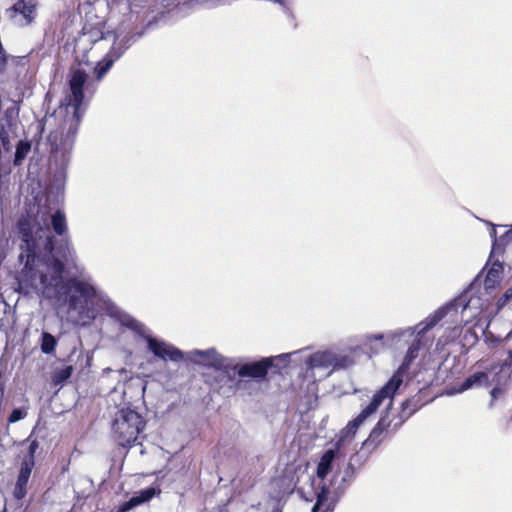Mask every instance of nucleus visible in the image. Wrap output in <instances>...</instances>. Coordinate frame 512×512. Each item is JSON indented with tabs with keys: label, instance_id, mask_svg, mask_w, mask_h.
Returning a JSON list of instances; mask_svg holds the SVG:
<instances>
[{
	"label": "nucleus",
	"instance_id": "1",
	"mask_svg": "<svg viewBox=\"0 0 512 512\" xmlns=\"http://www.w3.org/2000/svg\"><path fill=\"white\" fill-rule=\"evenodd\" d=\"M422 347V337L416 335L409 346L407 353L403 359L402 364L397 371L392 375L389 381L373 395L370 403L362 409V411L352 420H350L345 428L341 431V438L354 437L358 428L363 422L372 414H374L382 402L386 399H392L395 392L401 386L404 375L408 372L410 365L417 358L419 351Z\"/></svg>",
	"mask_w": 512,
	"mask_h": 512
},
{
	"label": "nucleus",
	"instance_id": "2",
	"mask_svg": "<svg viewBox=\"0 0 512 512\" xmlns=\"http://www.w3.org/2000/svg\"><path fill=\"white\" fill-rule=\"evenodd\" d=\"M18 233L21 237L19 255L24 266L20 272V282L26 286L36 287L41 284L47 288V274L37 269L39 256L36 253V241L33 236V225L29 216H22L17 223Z\"/></svg>",
	"mask_w": 512,
	"mask_h": 512
},
{
	"label": "nucleus",
	"instance_id": "3",
	"mask_svg": "<svg viewBox=\"0 0 512 512\" xmlns=\"http://www.w3.org/2000/svg\"><path fill=\"white\" fill-rule=\"evenodd\" d=\"M288 354L280 356L262 357L260 360L255 362H249L244 364H224V359H214L211 364L215 369L222 370L224 373L229 374L230 371H234L240 378H251L256 382L267 380V375L270 369L276 368L279 373V367L276 364L277 360H287Z\"/></svg>",
	"mask_w": 512,
	"mask_h": 512
},
{
	"label": "nucleus",
	"instance_id": "4",
	"mask_svg": "<svg viewBox=\"0 0 512 512\" xmlns=\"http://www.w3.org/2000/svg\"><path fill=\"white\" fill-rule=\"evenodd\" d=\"M145 425L146 422L138 412L131 409H122L113 422V439L119 446L130 448L136 443Z\"/></svg>",
	"mask_w": 512,
	"mask_h": 512
},
{
	"label": "nucleus",
	"instance_id": "5",
	"mask_svg": "<svg viewBox=\"0 0 512 512\" xmlns=\"http://www.w3.org/2000/svg\"><path fill=\"white\" fill-rule=\"evenodd\" d=\"M60 284L58 288L53 290V296L59 299L65 296L69 311L82 313L88 302L96 295V291L91 284L75 277L69 278Z\"/></svg>",
	"mask_w": 512,
	"mask_h": 512
},
{
	"label": "nucleus",
	"instance_id": "6",
	"mask_svg": "<svg viewBox=\"0 0 512 512\" xmlns=\"http://www.w3.org/2000/svg\"><path fill=\"white\" fill-rule=\"evenodd\" d=\"M88 75L82 69H75L71 71L68 79L70 95L67 105L73 107V117L76 118V123H79L82 117L81 106L84 102V87L87 83Z\"/></svg>",
	"mask_w": 512,
	"mask_h": 512
},
{
	"label": "nucleus",
	"instance_id": "7",
	"mask_svg": "<svg viewBox=\"0 0 512 512\" xmlns=\"http://www.w3.org/2000/svg\"><path fill=\"white\" fill-rule=\"evenodd\" d=\"M130 47V38L124 37L122 39L116 38L104 56V58L99 61L95 68L94 72L96 75V79L100 81L104 75L111 69L113 64L125 53V51Z\"/></svg>",
	"mask_w": 512,
	"mask_h": 512
},
{
	"label": "nucleus",
	"instance_id": "8",
	"mask_svg": "<svg viewBox=\"0 0 512 512\" xmlns=\"http://www.w3.org/2000/svg\"><path fill=\"white\" fill-rule=\"evenodd\" d=\"M146 342L149 351L163 361L181 362L184 360V353L174 345L151 336L146 337Z\"/></svg>",
	"mask_w": 512,
	"mask_h": 512
},
{
	"label": "nucleus",
	"instance_id": "9",
	"mask_svg": "<svg viewBox=\"0 0 512 512\" xmlns=\"http://www.w3.org/2000/svg\"><path fill=\"white\" fill-rule=\"evenodd\" d=\"M78 124L75 122L74 127L70 125L67 133H64L62 127L49 133L47 140L52 153L66 152L72 148Z\"/></svg>",
	"mask_w": 512,
	"mask_h": 512
},
{
	"label": "nucleus",
	"instance_id": "10",
	"mask_svg": "<svg viewBox=\"0 0 512 512\" xmlns=\"http://www.w3.org/2000/svg\"><path fill=\"white\" fill-rule=\"evenodd\" d=\"M64 260L59 258V257H56V256H52V258L50 259V266L54 272V275L49 279L47 277V288H44L41 284L37 285L36 287H31V286H26L24 283H21L20 282V276L18 277V282H19V285L21 288H25V289H38L39 287L42 288L43 290V293L46 294L47 296H50V291L51 290H54L55 288H58L61 284V282H64L63 281V273L65 271V264H64Z\"/></svg>",
	"mask_w": 512,
	"mask_h": 512
},
{
	"label": "nucleus",
	"instance_id": "11",
	"mask_svg": "<svg viewBox=\"0 0 512 512\" xmlns=\"http://www.w3.org/2000/svg\"><path fill=\"white\" fill-rule=\"evenodd\" d=\"M38 3L36 0H18L10 9V18L15 20L21 16L22 25H30L37 17Z\"/></svg>",
	"mask_w": 512,
	"mask_h": 512
},
{
	"label": "nucleus",
	"instance_id": "12",
	"mask_svg": "<svg viewBox=\"0 0 512 512\" xmlns=\"http://www.w3.org/2000/svg\"><path fill=\"white\" fill-rule=\"evenodd\" d=\"M390 424L391 421H388L387 416L381 417L371 430L368 438L363 442V446L371 450L377 448V446L384 440V434L389 432Z\"/></svg>",
	"mask_w": 512,
	"mask_h": 512
},
{
	"label": "nucleus",
	"instance_id": "13",
	"mask_svg": "<svg viewBox=\"0 0 512 512\" xmlns=\"http://www.w3.org/2000/svg\"><path fill=\"white\" fill-rule=\"evenodd\" d=\"M310 368H329L333 369L345 368V364L338 362V357L329 351L316 352L312 354L307 361Z\"/></svg>",
	"mask_w": 512,
	"mask_h": 512
},
{
	"label": "nucleus",
	"instance_id": "14",
	"mask_svg": "<svg viewBox=\"0 0 512 512\" xmlns=\"http://www.w3.org/2000/svg\"><path fill=\"white\" fill-rule=\"evenodd\" d=\"M45 249L53 253V256L59 257L66 262L73 261V251L70 246V241L67 237L61 239L56 245L53 236H48L45 242Z\"/></svg>",
	"mask_w": 512,
	"mask_h": 512
},
{
	"label": "nucleus",
	"instance_id": "15",
	"mask_svg": "<svg viewBox=\"0 0 512 512\" xmlns=\"http://www.w3.org/2000/svg\"><path fill=\"white\" fill-rule=\"evenodd\" d=\"M32 471V464L25 459L20 466L15 483L13 495L17 500H22L27 494V484Z\"/></svg>",
	"mask_w": 512,
	"mask_h": 512
},
{
	"label": "nucleus",
	"instance_id": "16",
	"mask_svg": "<svg viewBox=\"0 0 512 512\" xmlns=\"http://www.w3.org/2000/svg\"><path fill=\"white\" fill-rule=\"evenodd\" d=\"M447 314L445 307H440L433 314L429 315L425 320L416 325L417 335L424 337L425 333L437 325Z\"/></svg>",
	"mask_w": 512,
	"mask_h": 512
},
{
	"label": "nucleus",
	"instance_id": "17",
	"mask_svg": "<svg viewBox=\"0 0 512 512\" xmlns=\"http://www.w3.org/2000/svg\"><path fill=\"white\" fill-rule=\"evenodd\" d=\"M156 494V490L153 487H148L144 490H141L138 495L131 497L128 501L124 502L120 508L119 512H127L128 510L144 503L150 501Z\"/></svg>",
	"mask_w": 512,
	"mask_h": 512
},
{
	"label": "nucleus",
	"instance_id": "18",
	"mask_svg": "<svg viewBox=\"0 0 512 512\" xmlns=\"http://www.w3.org/2000/svg\"><path fill=\"white\" fill-rule=\"evenodd\" d=\"M503 271L504 268L501 262L496 260L492 263L484 279V286L486 290L494 289L500 284Z\"/></svg>",
	"mask_w": 512,
	"mask_h": 512
},
{
	"label": "nucleus",
	"instance_id": "19",
	"mask_svg": "<svg viewBox=\"0 0 512 512\" xmlns=\"http://www.w3.org/2000/svg\"><path fill=\"white\" fill-rule=\"evenodd\" d=\"M421 407L420 400L414 397L406 399L401 405L399 421L394 424V429L400 427L407 419H409Z\"/></svg>",
	"mask_w": 512,
	"mask_h": 512
},
{
	"label": "nucleus",
	"instance_id": "20",
	"mask_svg": "<svg viewBox=\"0 0 512 512\" xmlns=\"http://www.w3.org/2000/svg\"><path fill=\"white\" fill-rule=\"evenodd\" d=\"M336 457V451L333 449L326 450L317 465L316 475L324 480L332 469V463Z\"/></svg>",
	"mask_w": 512,
	"mask_h": 512
},
{
	"label": "nucleus",
	"instance_id": "21",
	"mask_svg": "<svg viewBox=\"0 0 512 512\" xmlns=\"http://www.w3.org/2000/svg\"><path fill=\"white\" fill-rule=\"evenodd\" d=\"M329 496V488L323 484L320 490L316 493V502L312 507V512H331L329 505H327Z\"/></svg>",
	"mask_w": 512,
	"mask_h": 512
},
{
	"label": "nucleus",
	"instance_id": "22",
	"mask_svg": "<svg viewBox=\"0 0 512 512\" xmlns=\"http://www.w3.org/2000/svg\"><path fill=\"white\" fill-rule=\"evenodd\" d=\"M488 380V374L486 372H476L468 376L460 385L459 392L468 390L474 386H481Z\"/></svg>",
	"mask_w": 512,
	"mask_h": 512
},
{
	"label": "nucleus",
	"instance_id": "23",
	"mask_svg": "<svg viewBox=\"0 0 512 512\" xmlns=\"http://www.w3.org/2000/svg\"><path fill=\"white\" fill-rule=\"evenodd\" d=\"M51 225L54 230V232L59 235L63 236L67 232V223H66V217L63 211L57 210L51 217Z\"/></svg>",
	"mask_w": 512,
	"mask_h": 512
},
{
	"label": "nucleus",
	"instance_id": "24",
	"mask_svg": "<svg viewBox=\"0 0 512 512\" xmlns=\"http://www.w3.org/2000/svg\"><path fill=\"white\" fill-rule=\"evenodd\" d=\"M57 346L56 338L49 332H42L40 340V348L44 354H52Z\"/></svg>",
	"mask_w": 512,
	"mask_h": 512
},
{
	"label": "nucleus",
	"instance_id": "25",
	"mask_svg": "<svg viewBox=\"0 0 512 512\" xmlns=\"http://www.w3.org/2000/svg\"><path fill=\"white\" fill-rule=\"evenodd\" d=\"M31 150V143L26 140H20L16 145V151L14 156V165L19 166L22 164L23 160L26 158L27 154Z\"/></svg>",
	"mask_w": 512,
	"mask_h": 512
},
{
	"label": "nucleus",
	"instance_id": "26",
	"mask_svg": "<svg viewBox=\"0 0 512 512\" xmlns=\"http://www.w3.org/2000/svg\"><path fill=\"white\" fill-rule=\"evenodd\" d=\"M72 373L73 367L71 365L57 369L52 375V381L56 385L62 384L71 377Z\"/></svg>",
	"mask_w": 512,
	"mask_h": 512
},
{
	"label": "nucleus",
	"instance_id": "27",
	"mask_svg": "<svg viewBox=\"0 0 512 512\" xmlns=\"http://www.w3.org/2000/svg\"><path fill=\"white\" fill-rule=\"evenodd\" d=\"M463 340L466 344H468L470 346L476 344L478 342L479 338H478V335H477V332L475 331V329L472 327L467 328L464 331Z\"/></svg>",
	"mask_w": 512,
	"mask_h": 512
},
{
	"label": "nucleus",
	"instance_id": "28",
	"mask_svg": "<svg viewBox=\"0 0 512 512\" xmlns=\"http://www.w3.org/2000/svg\"><path fill=\"white\" fill-rule=\"evenodd\" d=\"M27 441H30L29 447H28V456L29 459L27 460L29 463L32 464V467L34 466V455L36 450L39 448V442L37 439L30 440V437L27 439Z\"/></svg>",
	"mask_w": 512,
	"mask_h": 512
},
{
	"label": "nucleus",
	"instance_id": "29",
	"mask_svg": "<svg viewBox=\"0 0 512 512\" xmlns=\"http://www.w3.org/2000/svg\"><path fill=\"white\" fill-rule=\"evenodd\" d=\"M26 416V412L22 411L19 408H15L12 410L11 414L8 417V423H15L20 421Z\"/></svg>",
	"mask_w": 512,
	"mask_h": 512
},
{
	"label": "nucleus",
	"instance_id": "30",
	"mask_svg": "<svg viewBox=\"0 0 512 512\" xmlns=\"http://www.w3.org/2000/svg\"><path fill=\"white\" fill-rule=\"evenodd\" d=\"M512 299V286L508 288L505 293L498 299V306H505Z\"/></svg>",
	"mask_w": 512,
	"mask_h": 512
},
{
	"label": "nucleus",
	"instance_id": "31",
	"mask_svg": "<svg viewBox=\"0 0 512 512\" xmlns=\"http://www.w3.org/2000/svg\"><path fill=\"white\" fill-rule=\"evenodd\" d=\"M507 354V358L503 360V363L501 365L502 369L512 368V350H509Z\"/></svg>",
	"mask_w": 512,
	"mask_h": 512
},
{
	"label": "nucleus",
	"instance_id": "32",
	"mask_svg": "<svg viewBox=\"0 0 512 512\" xmlns=\"http://www.w3.org/2000/svg\"><path fill=\"white\" fill-rule=\"evenodd\" d=\"M502 393H503V390H502L501 388H499V387H494V388L491 390V392H490L491 397H492L491 403H493V401H494L495 399H497V398H498V396H500Z\"/></svg>",
	"mask_w": 512,
	"mask_h": 512
},
{
	"label": "nucleus",
	"instance_id": "33",
	"mask_svg": "<svg viewBox=\"0 0 512 512\" xmlns=\"http://www.w3.org/2000/svg\"><path fill=\"white\" fill-rule=\"evenodd\" d=\"M338 362H340V364H345V367H347L349 364H351L352 361L350 360L349 357L343 356L338 358Z\"/></svg>",
	"mask_w": 512,
	"mask_h": 512
},
{
	"label": "nucleus",
	"instance_id": "34",
	"mask_svg": "<svg viewBox=\"0 0 512 512\" xmlns=\"http://www.w3.org/2000/svg\"><path fill=\"white\" fill-rule=\"evenodd\" d=\"M491 339V342L498 343L499 339L494 338L493 334H490V337L486 336V341H489Z\"/></svg>",
	"mask_w": 512,
	"mask_h": 512
},
{
	"label": "nucleus",
	"instance_id": "35",
	"mask_svg": "<svg viewBox=\"0 0 512 512\" xmlns=\"http://www.w3.org/2000/svg\"><path fill=\"white\" fill-rule=\"evenodd\" d=\"M197 354H199L200 356H206L208 354L207 351H197Z\"/></svg>",
	"mask_w": 512,
	"mask_h": 512
},
{
	"label": "nucleus",
	"instance_id": "36",
	"mask_svg": "<svg viewBox=\"0 0 512 512\" xmlns=\"http://www.w3.org/2000/svg\"><path fill=\"white\" fill-rule=\"evenodd\" d=\"M512 337V330L507 334L506 339H510Z\"/></svg>",
	"mask_w": 512,
	"mask_h": 512
},
{
	"label": "nucleus",
	"instance_id": "37",
	"mask_svg": "<svg viewBox=\"0 0 512 512\" xmlns=\"http://www.w3.org/2000/svg\"><path fill=\"white\" fill-rule=\"evenodd\" d=\"M375 338H376V339H383V336H382V335H379V336H376Z\"/></svg>",
	"mask_w": 512,
	"mask_h": 512
},
{
	"label": "nucleus",
	"instance_id": "38",
	"mask_svg": "<svg viewBox=\"0 0 512 512\" xmlns=\"http://www.w3.org/2000/svg\"><path fill=\"white\" fill-rule=\"evenodd\" d=\"M274 2L282 3L283 0H273Z\"/></svg>",
	"mask_w": 512,
	"mask_h": 512
}]
</instances>
